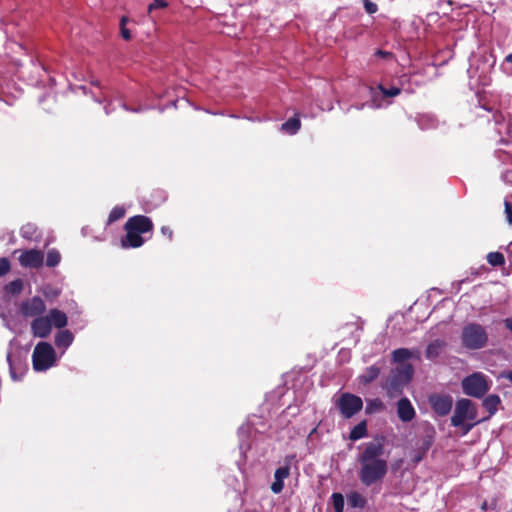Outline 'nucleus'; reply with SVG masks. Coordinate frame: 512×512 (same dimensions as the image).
<instances>
[{
	"label": "nucleus",
	"instance_id": "obj_1",
	"mask_svg": "<svg viewBox=\"0 0 512 512\" xmlns=\"http://www.w3.org/2000/svg\"><path fill=\"white\" fill-rule=\"evenodd\" d=\"M384 437L376 438L374 441L364 444L358 455L360 464L359 479L361 483L370 487L381 482L388 472V462L384 455Z\"/></svg>",
	"mask_w": 512,
	"mask_h": 512
},
{
	"label": "nucleus",
	"instance_id": "obj_2",
	"mask_svg": "<svg viewBox=\"0 0 512 512\" xmlns=\"http://www.w3.org/2000/svg\"><path fill=\"white\" fill-rule=\"evenodd\" d=\"M477 416V406L471 400L461 398L456 402L451 425L461 428L462 435H466L481 422V420H477Z\"/></svg>",
	"mask_w": 512,
	"mask_h": 512
},
{
	"label": "nucleus",
	"instance_id": "obj_3",
	"mask_svg": "<svg viewBox=\"0 0 512 512\" xmlns=\"http://www.w3.org/2000/svg\"><path fill=\"white\" fill-rule=\"evenodd\" d=\"M413 374L414 368L412 364H405L392 369L384 384L388 396L395 397L400 395L404 387L412 379Z\"/></svg>",
	"mask_w": 512,
	"mask_h": 512
},
{
	"label": "nucleus",
	"instance_id": "obj_4",
	"mask_svg": "<svg viewBox=\"0 0 512 512\" xmlns=\"http://www.w3.org/2000/svg\"><path fill=\"white\" fill-rule=\"evenodd\" d=\"M462 345L469 350H478L486 346L488 334L486 329L478 323L465 325L461 333Z\"/></svg>",
	"mask_w": 512,
	"mask_h": 512
},
{
	"label": "nucleus",
	"instance_id": "obj_5",
	"mask_svg": "<svg viewBox=\"0 0 512 512\" xmlns=\"http://www.w3.org/2000/svg\"><path fill=\"white\" fill-rule=\"evenodd\" d=\"M55 350L47 342L38 343L32 354V363L35 371H45L55 362Z\"/></svg>",
	"mask_w": 512,
	"mask_h": 512
},
{
	"label": "nucleus",
	"instance_id": "obj_6",
	"mask_svg": "<svg viewBox=\"0 0 512 512\" xmlns=\"http://www.w3.org/2000/svg\"><path fill=\"white\" fill-rule=\"evenodd\" d=\"M463 392L471 397L482 398L490 389V385L486 377L476 372L462 380Z\"/></svg>",
	"mask_w": 512,
	"mask_h": 512
},
{
	"label": "nucleus",
	"instance_id": "obj_7",
	"mask_svg": "<svg viewBox=\"0 0 512 512\" xmlns=\"http://www.w3.org/2000/svg\"><path fill=\"white\" fill-rule=\"evenodd\" d=\"M336 407L345 419H350L363 408V401L359 396L343 393L335 402Z\"/></svg>",
	"mask_w": 512,
	"mask_h": 512
},
{
	"label": "nucleus",
	"instance_id": "obj_8",
	"mask_svg": "<svg viewBox=\"0 0 512 512\" xmlns=\"http://www.w3.org/2000/svg\"><path fill=\"white\" fill-rule=\"evenodd\" d=\"M428 402L434 413L440 417L447 416L453 407V398L448 394H431L428 398Z\"/></svg>",
	"mask_w": 512,
	"mask_h": 512
},
{
	"label": "nucleus",
	"instance_id": "obj_9",
	"mask_svg": "<svg viewBox=\"0 0 512 512\" xmlns=\"http://www.w3.org/2000/svg\"><path fill=\"white\" fill-rule=\"evenodd\" d=\"M295 458V455L286 456L285 457V465L283 467H279L275 470L274 473V482L271 484V491L275 494H279L282 492L284 488V480L290 475V465L291 461Z\"/></svg>",
	"mask_w": 512,
	"mask_h": 512
},
{
	"label": "nucleus",
	"instance_id": "obj_10",
	"mask_svg": "<svg viewBox=\"0 0 512 512\" xmlns=\"http://www.w3.org/2000/svg\"><path fill=\"white\" fill-rule=\"evenodd\" d=\"M18 260L22 267L38 269L44 263V254L38 249H29L23 251Z\"/></svg>",
	"mask_w": 512,
	"mask_h": 512
},
{
	"label": "nucleus",
	"instance_id": "obj_11",
	"mask_svg": "<svg viewBox=\"0 0 512 512\" xmlns=\"http://www.w3.org/2000/svg\"><path fill=\"white\" fill-rule=\"evenodd\" d=\"M46 310V305L44 301L38 297L34 296L26 301H24L21 305L20 311L22 315L26 317H40V315Z\"/></svg>",
	"mask_w": 512,
	"mask_h": 512
},
{
	"label": "nucleus",
	"instance_id": "obj_12",
	"mask_svg": "<svg viewBox=\"0 0 512 512\" xmlns=\"http://www.w3.org/2000/svg\"><path fill=\"white\" fill-rule=\"evenodd\" d=\"M132 229H134L136 232H139L140 234H146L149 232H152L154 229V224L148 216L145 215H135L130 218L125 223Z\"/></svg>",
	"mask_w": 512,
	"mask_h": 512
},
{
	"label": "nucleus",
	"instance_id": "obj_13",
	"mask_svg": "<svg viewBox=\"0 0 512 512\" xmlns=\"http://www.w3.org/2000/svg\"><path fill=\"white\" fill-rule=\"evenodd\" d=\"M126 235L121 239L123 248H139L145 243V239L139 232L124 224Z\"/></svg>",
	"mask_w": 512,
	"mask_h": 512
},
{
	"label": "nucleus",
	"instance_id": "obj_14",
	"mask_svg": "<svg viewBox=\"0 0 512 512\" xmlns=\"http://www.w3.org/2000/svg\"><path fill=\"white\" fill-rule=\"evenodd\" d=\"M52 330L50 319L46 316L36 317L31 323V331L35 337L46 338Z\"/></svg>",
	"mask_w": 512,
	"mask_h": 512
},
{
	"label": "nucleus",
	"instance_id": "obj_15",
	"mask_svg": "<svg viewBox=\"0 0 512 512\" xmlns=\"http://www.w3.org/2000/svg\"><path fill=\"white\" fill-rule=\"evenodd\" d=\"M397 414L403 422H410L415 418V409L408 398L403 397L397 402Z\"/></svg>",
	"mask_w": 512,
	"mask_h": 512
},
{
	"label": "nucleus",
	"instance_id": "obj_16",
	"mask_svg": "<svg viewBox=\"0 0 512 512\" xmlns=\"http://www.w3.org/2000/svg\"><path fill=\"white\" fill-rule=\"evenodd\" d=\"M50 319L51 327L64 328L68 323L67 315L59 309H51L47 316Z\"/></svg>",
	"mask_w": 512,
	"mask_h": 512
},
{
	"label": "nucleus",
	"instance_id": "obj_17",
	"mask_svg": "<svg viewBox=\"0 0 512 512\" xmlns=\"http://www.w3.org/2000/svg\"><path fill=\"white\" fill-rule=\"evenodd\" d=\"M445 347L446 342L444 340L436 339L432 341L431 343L428 344L426 348V358L429 360H435L437 357H439V355L441 354Z\"/></svg>",
	"mask_w": 512,
	"mask_h": 512
},
{
	"label": "nucleus",
	"instance_id": "obj_18",
	"mask_svg": "<svg viewBox=\"0 0 512 512\" xmlns=\"http://www.w3.org/2000/svg\"><path fill=\"white\" fill-rule=\"evenodd\" d=\"M414 357V353L407 348H398L392 352V361L401 365L407 364L406 361Z\"/></svg>",
	"mask_w": 512,
	"mask_h": 512
},
{
	"label": "nucleus",
	"instance_id": "obj_19",
	"mask_svg": "<svg viewBox=\"0 0 512 512\" xmlns=\"http://www.w3.org/2000/svg\"><path fill=\"white\" fill-rule=\"evenodd\" d=\"M74 336L69 330H60L55 336V345L58 348H67L73 342Z\"/></svg>",
	"mask_w": 512,
	"mask_h": 512
},
{
	"label": "nucleus",
	"instance_id": "obj_20",
	"mask_svg": "<svg viewBox=\"0 0 512 512\" xmlns=\"http://www.w3.org/2000/svg\"><path fill=\"white\" fill-rule=\"evenodd\" d=\"M7 361L9 363L10 375H11L12 379L20 380L23 375V371H24L22 362L20 360L18 362H16L11 357L10 354H8V356H7Z\"/></svg>",
	"mask_w": 512,
	"mask_h": 512
},
{
	"label": "nucleus",
	"instance_id": "obj_21",
	"mask_svg": "<svg viewBox=\"0 0 512 512\" xmlns=\"http://www.w3.org/2000/svg\"><path fill=\"white\" fill-rule=\"evenodd\" d=\"M368 430H367V421L362 420L357 425H355L349 434V439L352 441H357L361 438H364L367 436Z\"/></svg>",
	"mask_w": 512,
	"mask_h": 512
},
{
	"label": "nucleus",
	"instance_id": "obj_22",
	"mask_svg": "<svg viewBox=\"0 0 512 512\" xmlns=\"http://www.w3.org/2000/svg\"><path fill=\"white\" fill-rule=\"evenodd\" d=\"M301 127V121L298 116H294L289 118L286 122H284L281 126V129L288 134H296Z\"/></svg>",
	"mask_w": 512,
	"mask_h": 512
},
{
	"label": "nucleus",
	"instance_id": "obj_23",
	"mask_svg": "<svg viewBox=\"0 0 512 512\" xmlns=\"http://www.w3.org/2000/svg\"><path fill=\"white\" fill-rule=\"evenodd\" d=\"M500 404V398L498 395H488L482 402L483 407L489 412V415L495 414L497 407Z\"/></svg>",
	"mask_w": 512,
	"mask_h": 512
},
{
	"label": "nucleus",
	"instance_id": "obj_24",
	"mask_svg": "<svg viewBox=\"0 0 512 512\" xmlns=\"http://www.w3.org/2000/svg\"><path fill=\"white\" fill-rule=\"evenodd\" d=\"M349 506L353 508H364L367 500L359 492H351L347 496Z\"/></svg>",
	"mask_w": 512,
	"mask_h": 512
},
{
	"label": "nucleus",
	"instance_id": "obj_25",
	"mask_svg": "<svg viewBox=\"0 0 512 512\" xmlns=\"http://www.w3.org/2000/svg\"><path fill=\"white\" fill-rule=\"evenodd\" d=\"M380 367L377 365H371L366 368L365 372L361 375V380L363 383L368 384L374 381L380 374Z\"/></svg>",
	"mask_w": 512,
	"mask_h": 512
},
{
	"label": "nucleus",
	"instance_id": "obj_26",
	"mask_svg": "<svg viewBox=\"0 0 512 512\" xmlns=\"http://www.w3.org/2000/svg\"><path fill=\"white\" fill-rule=\"evenodd\" d=\"M61 261V254L60 252L53 248L48 250L47 256H46V266L47 267H56Z\"/></svg>",
	"mask_w": 512,
	"mask_h": 512
},
{
	"label": "nucleus",
	"instance_id": "obj_27",
	"mask_svg": "<svg viewBox=\"0 0 512 512\" xmlns=\"http://www.w3.org/2000/svg\"><path fill=\"white\" fill-rule=\"evenodd\" d=\"M125 209L121 206H115L109 213L107 224H112L125 216Z\"/></svg>",
	"mask_w": 512,
	"mask_h": 512
},
{
	"label": "nucleus",
	"instance_id": "obj_28",
	"mask_svg": "<svg viewBox=\"0 0 512 512\" xmlns=\"http://www.w3.org/2000/svg\"><path fill=\"white\" fill-rule=\"evenodd\" d=\"M487 261L491 266H502L505 263V257L500 252H490L487 255Z\"/></svg>",
	"mask_w": 512,
	"mask_h": 512
},
{
	"label": "nucleus",
	"instance_id": "obj_29",
	"mask_svg": "<svg viewBox=\"0 0 512 512\" xmlns=\"http://www.w3.org/2000/svg\"><path fill=\"white\" fill-rule=\"evenodd\" d=\"M332 504L335 512H343L344 510V497L340 493H333L331 496Z\"/></svg>",
	"mask_w": 512,
	"mask_h": 512
},
{
	"label": "nucleus",
	"instance_id": "obj_30",
	"mask_svg": "<svg viewBox=\"0 0 512 512\" xmlns=\"http://www.w3.org/2000/svg\"><path fill=\"white\" fill-rule=\"evenodd\" d=\"M129 21L127 16H122L120 20V34L122 38L126 41H129L131 39V32L126 27L127 22Z\"/></svg>",
	"mask_w": 512,
	"mask_h": 512
},
{
	"label": "nucleus",
	"instance_id": "obj_31",
	"mask_svg": "<svg viewBox=\"0 0 512 512\" xmlns=\"http://www.w3.org/2000/svg\"><path fill=\"white\" fill-rule=\"evenodd\" d=\"M378 89L382 92V94L386 97H395L401 93V89L398 87H390L386 88L382 84L378 86Z\"/></svg>",
	"mask_w": 512,
	"mask_h": 512
},
{
	"label": "nucleus",
	"instance_id": "obj_32",
	"mask_svg": "<svg viewBox=\"0 0 512 512\" xmlns=\"http://www.w3.org/2000/svg\"><path fill=\"white\" fill-rule=\"evenodd\" d=\"M382 408L383 403L379 399H375L367 404L366 413L371 414L375 411L381 410Z\"/></svg>",
	"mask_w": 512,
	"mask_h": 512
},
{
	"label": "nucleus",
	"instance_id": "obj_33",
	"mask_svg": "<svg viewBox=\"0 0 512 512\" xmlns=\"http://www.w3.org/2000/svg\"><path fill=\"white\" fill-rule=\"evenodd\" d=\"M168 6V2L166 0H154L148 6V13L152 14V12L156 9H164Z\"/></svg>",
	"mask_w": 512,
	"mask_h": 512
},
{
	"label": "nucleus",
	"instance_id": "obj_34",
	"mask_svg": "<svg viewBox=\"0 0 512 512\" xmlns=\"http://www.w3.org/2000/svg\"><path fill=\"white\" fill-rule=\"evenodd\" d=\"M9 292L13 293V294H18L21 292L22 288H23V283L20 279H16V280H13L12 282L9 283V285L7 286Z\"/></svg>",
	"mask_w": 512,
	"mask_h": 512
},
{
	"label": "nucleus",
	"instance_id": "obj_35",
	"mask_svg": "<svg viewBox=\"0 0 512 512\" xmlns=\"http://www.w3.org/2000/svg\"><path fill=\"white\" fill-rule=\"evenodd\" d=\"M10 269V261L5 257L0 258V276L6 275Z\"/></svg>",
	"mask_w": 512,
	"mask_h": 512
},
{
	"label": "nucleus",
	"instance_id": "obj_36",
	"mask_svg": "<svg viewBox=\"0 0 512 512\" xmlns=\"http://www.w3.org/2000/svg\"><path fill=\"white\" fill-rule=\"evenodd\" d=\"M375 56L384 60H393L394 54L390 51L378 49L375 51Z\"/></svg>",
	"mask_w": 512,
	"mask_h": 512
},
{
	"label": "nucleus",
	"instance_id": "obj_37",
	"mask_svg": "<svg viewBox=\"0 0 512 512\" xmlns=\"http://www.w3.org/2000/svg\"><path fill=\"white\" fill-rule=\"evenodd\" d=\"M364 7L368 14H374L378 10L377 4L370 0H364Z\"/></svg>",
	"mask_w": 512,
	"mask_h": 512
},
{
	"label": "nucleus",
	"instance_id": "obj_38",
	"mask_svg": "<svg viewBox=\"0 0 512 512\" xmlns=\"http://www.w3.org/2000/svg\"><path fill=\"white\" fill-rule=\"evenodd\" d=\"M44 296L48 299H54L57 298L60 295V290L57 288H47L43 292Z\"/></svg>",
	"mask_w": 512,
	"mask_h": 512
},
{
	"label": "nucleus",
	"instance_id": "obj_39",
	"mask_svg": "<svg viewBox=\"0 0 512 512\" xmlns=\"http://www.w3.org/2000/svg\"><path fill=\"white\" fill-rule=\"evenodd\" d=\"M432 443H433V438L431 436H427L426 438H424L422 440L421 446L419 448L422 451H424L425 453H427L428 450L430 449V447L432 446Z\"/></svg>",
	"mask_w": 512,
	"mask_h": 512
},
{
	"label": "nucleus",
	"instance_id": "obj_40",
	"mask_svg": "<svg viewBox=\"0 0 512 512\" xmlns=\"http://www.w3.org/2000/svg\"><path fill=\"white\" fill-rule=\"evenodd\" d=\"M426 453L422 451L420 448L416 449L413 453L412 460L414 463H419L424 457Z\"/></svg>",
	"mask_w": 512,
	"mask_h": 512
},
{
	"label": "nucleus",
	"instance_id": "obj_41",
	"mask_svg": "<svg viewBox=\"0 0 512 512\" xmlns=\"http://www.w3.org/2000/svg\"><path fill=\"white\" fill-rule=\"evenodd\" d=\"M504 206H505L507 222L509 224H512V204L508 201H505Z\"/></svg>",
	"mask_w": 512,
	"mask_h": 512
},
{
	"label": "nucleus",
	"instance_id": "obj_42",
	"mask_svg": "<svg viewBox=\"0 0 512 512\" xmlns=\"http://www.w3.org/2000/svg\"><path fill=\"white\" fill-rule=\"evenodd\" d=\"M161 234L166 237L169 241L173 239V230L169 226L161 227Z\"/></svg>",
	"mask_w": 512,
	"mask_h": 512
},
{
	"label": "nucleus",
	"instance_id": "obj_43",
	"mask_svg": "<svg viewBox=\"0 0 512 512\" xmlns=\"http://www.w3.org/2000/svg\"><path fill=\"white\" fill-rule=\"evenodd\" d=\"M505 327L512 332V318H506L503 320Z\"/></svg>",
	"mask_w": 512,
	"mask_h": 512
},
{
	"label": "nucleus",
	"instance_id": "obj_44",
	"mask_svg": "<svg viewBox=\"0 0 512 512\" xmlns=\"http://www.w3.org/2000/svg\"><path fill=\"white\" fill-rule=\"evenodd\" d=\"M503 377L512 383V371L505 372Z\"/></svg>",
	"mask_w": 512,
	"mask_h": 512
},
{
	"label": "nucleus",
	"instance_id": "obj_45",
	"mask_svg": "<svg viewBox=\"0 0 512 512\" xmlns=\"http://www.w3.org/2000/svg\"><path fill=\"white\" fill-rule=\"evenodd\" d=\"M505 61L507 63H512V53L508 54L506 57H505Z\"/></svg>",
	"mask_w": 512,
	"mask_h": 512
},
{
	"label": "nucleus",
	"instance_id": "obj_46",
	"mask_svg": "<svg viewBox=\"0 0 512 512\" xmlns=\"http://www.w3.org/2000/svg\"><path fill=\"white\" fill-rule=\"evenodd\" d=\"M486 506H487V504H486V502H484V503H483V505H482V509H484V510H485V509H486Z\"/></svg>",
	"mask_w": 512,
	"mask_h": 512
},
{
	"label": "nucleus",
	"instance_id": "obj_47",
	"mask_svg": "<svg viewBox=\"0 0 512 512\" xmlns=\"http://www.w3.org/2000/svg\"><path fill=\"white\" fill-rule=\"evenodd\" d=\"M509 248H510V250H511V252H512V241H511V242H510V244H509Z\"/></svg>",
	"mask_w": 512,
	"mask_h": 512
}]
</instances>
